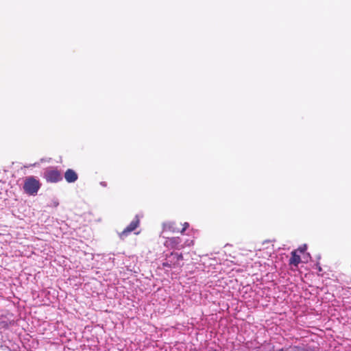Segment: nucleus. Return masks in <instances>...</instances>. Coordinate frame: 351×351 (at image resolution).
Instances as JSON below:
<instances>
[{
  "instance_id": "f8f14e48",
  "label": "nucleus",
  "mask_w": 351,
  "mask_h": 351,
  "mask_svg": "<svg viewBox=\"0 0 351 351\" xmlns=\"http://www.w3.org/2000/svg\"><path fill=\"white\" fill-rule=\"evenodd\" d=\"M278 351H285L284 349H280Z\"/></svg>"
},
{
  "instance_id": "423d86ee",
  "label": "nucleus",
  "mask_w": 351,
  "mask_h": 351,
  "mask_svg": "<svg viewBox=\"0 0 351 351\" xmlns=\"http://www.w3.org/2000/svg\"><path fill=\"white\" fill-rule=\"evenodd\" d=\"M64 178L67 182L72 183L78 179V176L74 170L68 169L64 173Z\"/></svg>"
},
{
  "instance_id": "f257e3e1",
  "label": "nucleus",
  "mask_w": 351,
  "mask_h": 351,
  "mask_svg": "<svg viewBox=\"0 0 351 351\" xmlns=\"http://www.w3.org/2000/svg\"><path fill=\"white\" fill-rule=\"evenodd\" d=\"M41 186L38 180L34 176L26 177L24 181L23 190L29 195H36Z\"/></svg>"
},
{
  "instance_id": "6e6552de",
  "label": "nucleus",
  "mask_w": 351,
  "mask_h": 351,
  "mask_svg": "<svg viewBox=\"0 0 351 351\" xmlns=\"http://www.w3.org/2000/svg\"><path fill=\"white\" fill-rule=\"evenodd\" d=\"M176 223L174 222H168L163 224L164 231H170L172 232H178L179 230L175 228Z\"/></svg>"
},
{
  "instance_id": "39448f33",
  "label": "nucleus",
  "mask_w": 351,
  "mask_h": 351,
  "mask_svg": "<svg viewBox=\"0 0 351 351\" xmlns=\"http://www.w3.org/2000/svg\"><path fill=\"white\" fill-rule=\"evenodd\" d=\"M139 224L140 220L138 216H136L135 219L119 234L120 238L124 239L130 232L135 230L138 227Z\"/></svg>"
},
{
  "instance_id": "9d476101",
  "label": "nucleus",
  "mask_w": 351,
  "mask_h": 351,
  "mask_svg": "<svg viewBox=\"0 0 351 351\" xmlns=\"http://www.w3.org/2000/svg\"><path fill=\"white\" fill-rule=\"evenodd\" d=\"M189 227V223H188V222H185V223H184V224H183V228H182V229L180 230V232H181L182 234H183V233H184V231H185V230H186Z\"/></svg>"
},
{
  "instance_id": "9b49d317",
  "label": "nucleus",
  "mask_w": 351,
  "mask_h": 351,
  "mask_svg": "<svg viewBox=\"0 0 351 351\" xmlns=\"http://www.w3.org/2000/svg\"><path fill=\"white\" fill-rule=\"evenodd\" d=\"M317 269L319 271H322V270L321 266L319 264L317 265Z\"/></svg>"
},
{
  "instance_id": "1a4fd4ad",
  "label": "nucleus",
  "mask_w": 351,
  "mask_h": 351,
  "mask_svg": "<svg viewBox=\"0 0 351 351\" xmlns=\"http://www.w3.org/2000/svg\"><path fill=\"white\" fill-rule=\"evenodd\" d=\"M306 250V245H303V246H300L296 250H297V252H300V253H304Z\"/></svg>"
},
{
  "instance_id": "7ed1b4c3",
  "label": "nucleus",
  "mask_w": 351,
  "mask_h": 351,
  "mask_svg": "<svg viewBox=\"0 0 351 351\" xmlns=\"http://www.w3.org/2000/svg\"><path fill=\"white\" fill-rule=\"evenodd\" d=\"M181 238L178 237H168L166 239L164 245L169 249L181 250L184 247Z\"/></svg>"
},
{
  "instance_id": "f03ea898",
  "label": "nucleus",
  "mask_w": 351,
  "mask_h": 351,
  "mask_svg": "<svg viewBox=\"0 0 351 351\" xmlns=\"http://www.w3.org/2000/svg\"><path fill=\"white\" fill-rule=\"evenodd\" d=\"M183 261V255L181 253L171 252L169 254L166 255L165 261L162 263L164 267L175 268L181 267L183 263H180Z\"/></svg>"
},
{
  "instance_id": "0eeeda50",
  "label": "nucleus",
  "mask_w": 351,
  "mask_h": 351,
  "mask_svg": "<svg viewBox=\"0 0 351 351\" xmlns=\"http://www.w3.org/2000/svg\"><path fill=\"white\" fill-rule=\"evenodd\" d=\"M300 262V256L298 254L297 250H293V252H291V256L289 259V265L298 267Z\"/></svg>"
},
{
  "instance_id": "20e7f679",
  "label": "nucleus",
  "mask_w": 351,
  "mask_h": 351,
  "mask_svg": "<svg viewBox=\"0 0 351 351\" xmlns=\"http://www.w3.org/2000/svg\"><path fill=\"white\" fill-rule=\"evenodd\" d=\"M44 178L48 182H58L62 180V176L58 169H47L45 172Z\"/></svg>"
}]
</instances>
